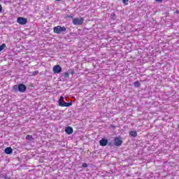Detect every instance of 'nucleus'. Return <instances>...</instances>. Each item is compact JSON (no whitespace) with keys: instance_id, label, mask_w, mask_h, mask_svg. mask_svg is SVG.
<instances>
[{"instance_id":"12","label":"nucleus","mask_w":179,"mask_h":179,"mask_svg":"<svg viewBox=\"0 0 179 179\" xmlns=\"http://www.w3.org/2000/svg\"><path fill=\"white\" fill-rule=\"evenodd\" d=\"M26 139H27V141H29V142H33V136H31V135H27V136H26Z\"/></svg>"},{"instance_id":"13","label":"nucleus","mask_w":179,"mask_h":179,"mask_svg":"<svg viewBox=\"0 0 179 179\" xmlns=\"http://www.w3.org/2000/svg\"><path fill=\"white\" fill-rule=\"evenodd\" d=\"M5 48H6V44L3 43L0 45V52L1 51H2V50H5Z\"/></svg>"},{"instance_id":"19","label":"nucleus","mask_w":179,"mask_h":179,"mask_svg":"<svg viewBox=\"0 0 179 179\" xmlns=\"http://www.w3.org/2000/svg\"><path fill=\"white\" fill-rule=\"evenodd\" d=\"M156 2H163V0H155Z\"/></svg>"},{"instance_id":"8","label":"nucleus","mask_w":179,"mask_h":179,"mask_svg":"<svg viewBox=\"0 0 179 179\" xmlns=\"http://www.w3.org/2000/svg\"><path fill=\"white\" fill-rule=\"evenodd\" d=\"M65 132L68 135H71V134H73V128H72L71 127H66L65 128Z\"/></svg>"},{"instance_id":"16","label":"nucleus","mask_w":179,"mask_h":179,"mask_svg":"<svg viewBox=\"0 0 179 179\" xmlns=\"http://www.w3.org/2000/svg\"><path fill=\"white\" fill-rule=\"evenodd\" d=\"M128 1L129 0H122L124 5H128Z\"/></svg>"},{"instance_id":"22","label":"nucleus","mask_w":179,"mask_h":179,"mask_svg":"<svg viewBox=\"0 0 179 179\" xmlns=\"http://www.w3.org/2000/svg\"><path fill=\"white\" fill-rule=\"evenodd\" d=\"M108 146H111V143H108Z\"/></svg>"},{"instance_id":"3","label":"nucleus","mask_w":179,"mask_h":179,"mask_svg":"<svg viewBox=\"0 0 179 179\" xmlns=\"http://www.w3.org/2000/svg\"><path fill=\"white\" fill-rule=\"evenodd\" d=\"M58 103L60 107H69L72 106V103L71 102L68 103L64 101V96H60V99H59Z\"/></svg>"},{"instance_id":"21","label":"nucleus","mask_w":179,"mask_h":179,"mask_svg":"<svg viewBox=\"0 0 179 179\" xmlns=\"http://www.w3.org/2000/svg\"><path fill=\"white\" fill-rule=\"evenodd\" d=\"M4 179H10V178H8V176H4Z\"/></svg>"},{"instance_id":"20","label":"nucleus","mask_w":179,"mask_h":179,"mask_svg":"<svg viewBox=\"0 0 179 179\" xmlns=\"http://www.w3.org/2000/svg\"><path fill=\"white\" fill-rule=\"evenodd\" d=\"M71 75H75V71H72L71 72Z\"/></svg>"},{"instance_id":"24","label":"nucleus","mask_w":179,"mask_h":179,"mask_svg":"<svg viewBox=\"0 0 179 179\" xmlns=\"http://www.w3.org/2000/svg\"><path fill=\"white\" fill-rule=\"evenodd\" d=\"M56 1H61V0H56Z\"/></svg>"},{"instance_id":"9","label":"nucleus","mask_w":179,"mask_h":179,"mask_svg":"<svg viewBox=\"0 0 179 179\" xmlns=\"http://www.w3.org/2000/svg\"><path fill=\"white\" fill-rule=\"evenodd\" d=\"M108 143V140L106 138H102L99 141L100 146H107Z\"/></svg>"},{"instance_id":"15","label":"nucleus","mask_w":179,"mask_h":179,"mask_svg":"<svg viewBox=\"0 0 179 179\" xmlns=\"http://www.w3.org/2000/svg\"><path fill=\"white\" fill-rule=\"evenodd\" d=\"M64 78H69V73L68 72L64 73Z\"/></svg>"},{"instance_id":"4","label":"nucleus","mask_w":179,"mask_h":179,"mask_svg":"<svg viewBox=\"0 0 179 179\" xmlns=\"http://www.w3.org/2000/svg\"><path fill=\"white\" fill-rule=\"evenodd\" d=\"M83 22H85V19H83V17H76L73 19V24L75 26H82V24H83Z\"/></svg>"},{"instance_id":"5","label":"nucleus","mask_w":179,"mask_h":179,"mask_svg":"<svg viewBox=\"0 0 179 179\" xmlns=\"http://www.w3.org/2000/svg\"><path fill=\"white\" fill-rule=\"evenodd\" d=\"M17 22L22 26L27 24V18H24L23 17H20L17 19Z\"/></svg>"},{"instance_id":"11","label":"nucleus","mask_w":179,"mask_h":179,"mask_svg":"<svg viewBox=\"0 0 179 179\" xmlns=\"http://www.w3.org/2000/svg\"><path fill=\"white\" fill-rule=\"evenodd\" d=\"M129 135L133 138H136L138 136V132L136 131H131L129 132Z\"/></svg>"},{"instance_id":"1","label":"nucleus","mask_w":179,"mask_h":179,"mask_svg":"<svg viewBox=\"0 0 179 179\" xmlns=\"http://www.w3.org/2000/svg\"><path fill=\"white\" fill-rule=\"evenodd\" d=\"M13 90H15V92H17L20 91L21 93H24V92H26V89H27V87H26V85H24V84H20L17 85H14L13 86Z\"/></svg>"},{"instance_id":"2","label":"nucleus","mask_w":179,"mask_h":179,"mask_svg":"<svg viewBox=\"0 0 179 179\" xmlns=\"http://www.w3.org/2000/svg\"><path fill=\"white\" fill-rule=\"evenodd\" d=\"M53 31L55 34H61V33L66 31V27L57 25L53 28Z\"/></svg>"},{"instance_id":"23","label":"nucleus","mask_w":179,"mask_h":179,"mask_svg":"<svg viewBox=\"0 0 179 179\" xmlns=\"http://www.w3.org/2000/svg\"><path fill=\"white\" fill-rule=\"evenodd\" d=\"M178 128H179V124H178Z\"/></svg>"},{"instance_id":"10","label":"nucleus","mask_w":179,"mask_h":179,"mask_svg":"<svg viewBox=\"0 0 179 179\" xmlns=\"http://www.w3.org/2000/svg\"><path fill=\"white\" fill-rule=\"evenodd\" d=\"M13 152V149H12L10 147H7L4 150V153H6V155H12Z\"/></svg>"},{"instance_id":"14","label":"nucleus","mask_w":179,"mask_h":179,"mask_svg":"<svg viewBox=\"0 0 179 179\" xmlns=\"http://www.w3.org/2000/svg\"><path fill=\"white\" fill-rule=\"evenodd\" d=\"M134 86H135V87H140V86H141V83H139L138 80L134 82Z\"/></svg>"},{"instance_id":"6","label":"nucleus","mask_w":179,"mask_h":179,"mask_svg":"<svg viewBox=\"0 0 179 179\" xmlns=\"http://www.w3.org/2000/svg\"><path fill=\"white\" fill-rule=\"evenodd\" d=\"M54 73H61L62 72V67L59 65H55L53 66Z\"/></svg>"},{"instance_id":"17","label":"nucleus","mask_w":179,"mask_h":179,"mask_svg":"<svg viewBox=\"0 0 179 179\" xmlns=\"http://www.w3.org/2000/svg\"><path fill=\"white\" fill-rule=\"evenodd\" d=\"M82 167H83L84 169H86V167H87V164L83 163L82 165Z\"/></svg>"},{"instance_id":"7","label":"nucleus","mask_w":179,"mask_h":179,"mask_svg":"<svg viewBox=\"0 0 179 179\" xmlns=\"http://www.w3.org/2000/svg\"><path fill=\"white\" fill-rule=\"evenodd\" d=\"M114 145L115 146H121L122 145V140L120 137H115L114 139Z\"/></svg>"},{"instance_id":"18","label":"nucleus","mask_w":179,"mask_h":179,"mask_svg":"<svg viewBox=\"0 0 179 179\" xmlns=\"http://www.w3.org/2000/svg\"><path fill=\"white\" fill-rule=\"evenodd\" d=\"M2 12V5L0 4V13Z\"/></svg>"}]
</instances>
